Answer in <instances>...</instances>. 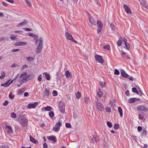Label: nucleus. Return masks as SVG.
Listing matches in <instances>:
<instances>
[{
  "label": "nucleus",
  "mask_w": 148,
  "mask_h": 148,
  "mask_svg": "<svg viewBox=\"0 0 148 148\" xmlns=\"http://www.w3.org/2000/svg\"><path fill=\"white\" fill-rule=\"evenodd\" d=\"M110 26L112 30H114L115 29V28H114V24L111 23L110 24Z\"/></svg>",
  "instance_id": "obj_62"
},
{
  "label": "nucleus",
  "mask_w": 148,
  "mask_h": 148,
  "mask_svg": "<svg viewBox=\"0 0 148 148\" xmlns=\"http://www.w3.org/2000/svg\"><path fill=\"white\" fill-rule=\"evenodd\" d=\"M41 77H42V75H38V80L39 82H40L41 81V80H42Z\"/></svg>",
  "instance_id": "obj_55"
},
{
  "label": "nucleus",
  "mask_w": 148,
  "mask_h": 148,
  "mask_svg": "<svg viewBox=\"0 0 148 148\" xmlns=\"http://www.w3.org/2000/svg\"><path fill=\"white\" fill-rule=\"evenodd\" d=\"M34 74L33 73L31 74L30 75H27L26 76V78L27 79V78L29 79H32L33 77Z\"/></svg>",
  "instance_id": "obj_32"
},
{
  "label": "nucleus",
  "mask_w": 148,
  "mask_h": 148,
  "mask_svg": "<svg viewBox=\"0 0 148 148\" xmlns=\"http://www.w3.org/2000/svg\"><path fill=\"white\" fill-rule=\"evenodd\" d=\"M52 108L50 106H47L45 108V110L48 111H51L52 110Z\"/></svg>",
  "instance_id": "obj_27"
},
{
  "label": "nucleus",
  "mask_w": 148,
  "mask_h": 148,
  "mask_svg": "<svg viewBox=\"0 0 148 148\" xmlns=\"http://www.w3.org/2000/svg\"><path fill=\"white\" fill-rule=\"evenodd\" d=\"M121 74L123 77L125 78H127L128 76V75L123 70H121Z\"/></svg>",
  "instance_id": "obj_14"
},
{
  "label": "nucleus",
  "mask_w": 148,
  "mask_h": 148,
  "mask_svg": "<svg viewBox=\"0 0 148 148\" xmlns=\"http://www.w3.org/2000/svg\"><path fill=\"white\" fill-rule=\"evenodd\" d=\"M11 117L12 118L15 119L16 118V114L14 112L11 113Z\"/></svg>",
  "instance_id": "obj_41"
},
{
  "label": "nucleus",
  "mask_w": 148,
  "mask_h": 148,
  "mask_svg": "<svg viewBox=\"0 0 148 148\" xmlns=\"http://www.w3.org/2000/svg\"><path fill=\"white\" fill-rule=\"evenodd\" d=\"M107 125L110 128L112 126V123L109 121L107 122Z\"/></svg>",
  "instance_id": "obj_46"
},
{
  "label": "nucleus",
  "mask_w": 148,
  "mask_h": 148,
  "mask_svg": "<svg viewBox=\"0 0 148 148\" xmlns=\"http://www.w3.org/2000/svg\"><path fill=\"white\" fill-rule=\"evenodd\" d=\"M132 91L134 93H136L137 94H139V92L135 88H133L132 89Z\"/></svg>",
  "instance_id": "obj_33"
},
{
  "label": "nucleus",
  "mask_w": 148,
  "mask_h": 148,
  "mask_svg": "<svg viewBox=\"0 0 148 148\" xmlns=\"http://www.w3.org/2000/svg\"><path fill=\"white\" fill-rule=\"evenodd\" d=\"M60 129V127H56V126L55 125V127L53 128V130L55 132H56L57 131H58Z\"/></svg>",
  "instance_id": "obj_40"
},
{
  "label": "nucleus",
  "mask_w": 148,
  "mask_h": 148,
  "mask_svg": "<svg viewBox=\"0 0 148 148\" xmlns=\"http://www.w3.org/2000/svg\"><path fill=\"white\" fill-rule=\"evenodd\" d=\"M135 101V98H132L129 99L128 100L129 103H134Z\"/></svg>",
  "instance_id": "obj_31"
},
{
  "label": "nucleus",
  "mask_w": 148,
  "mask_h": 148,
  "mask_svg": "<svg viewBox=\"0 0 148 148\" xmlns=\"http://www.w3.org/2000/svg\"><path fill=\"white\" fill-rule=\"evenodd\" d=\"M92 141L93 143H94L95 142L97 143L99 141V139L97 136H95L92 138Z\"/></svg>",
  "instance_id": "obj_18"
},
{
  "label": "nucleus",
  "mask_w": 148,
  "mask_h": 148,
  "mask_svg": "<svg viewBox=\"0 0 148 148\" xmlns=\"http://www.w3.org/2000/svg\"><path fill=\"white\" fill-rule=\"evenodd\" d=\"M84 101L86 103H87L88 101V99L87 97L84 98Z\"/></svg>",
  "instance_id": "obj_60"
},
{
  "label": "nucleus",
  "mask_w": 148,
  "mask_h": 148,
  "mask_svg": "<svg viewBox=\"0 0 148 148\" xmlns=\"http://www.w3.org/2000/svg\"><path fill=\"white\" fill-rule=\"evenodd\" d=\"M43 75H45L46 77V79L47 80H49L50 79V76L49 74L48 73H47L45 72H44L43 73Z\"/></svg>",
  "instance_id": "obj_20"
},
{
  "label": "nucleus",
  "mask_w": 148,
  "mask_h": 148,
  "mask_svg": "<svg viewBox=\"0 0 148 148\" xmlns=\"http://www.w3.org/2000/svg\"><path fill=\"white\" fill-rule=\"evenodd\" d=\"M25 1L26 2L29 6H31V4L29 2L28 0H25Z\"/></svg>",
  "instance_id": "obj_59"
},
{
  "label": "nucleus",
  "mask_w": 148,
  "mask_h": 148,
  "mask_svg": "<svg viewBox=\"0 0 148 148\" xmlns=\"http://www.w3.org/2000/svg\"><path fill=\"white\" fill-rule=\"evenodd\" d=\"M96 3L98 5L101 6V4L99 3V1L98 0H94Z\"/></svg>",
  "instance_id": "obj_61"
},
{
  "label": "nucleus",
  "mask_w": 148,
  "mask_h": 148,
  "mask_svg": "<svg viewBox=\"0 0 148 148\" xmlns=\"http://www.w3.org/2000/svg\"><path fill=\"white\" fill-rule=\"evenodd\" d=\"M27 44L26 42L18 41L15 43L14 45L15 46H23L26 45Z\"/></svg>",
  "instance_id": "obj_8"
},
{
  "label": "nucleus",
  "mask_w": 148,
  "mask_h": 148,
  "mask_svg": "<svg viewBox=\"0 0 148 148\" xmlns=\"http://www.w3.org/2000/svg\"><path fill=\"white\" fill-rule=\"evenodd\" d=\"M147 134V131L145 129H144L141 133V135L143 136H145Z\"/></svg>",
  "instance_id": "obj_24"
},
{
  "label": "nucleus",
  "mask_w": 148,
  "mask_h": 148,
  "mask_svg": "<svg viewBox=\"0 0 148 148\" xmlns=\"http://www.w3.org/2000/svg\"><path fill=\"white\" fill-rule=\"evenodd\" d=\"M76 97L77 99H79L81 97V93L79 92H77L76 94Z\"/></svg>",
  "instance_id": "obj_36"
},
{
  "label": "nucleus",
  "mask_w": 148,
  "mask_h": 148,
  "mask_svg": "<svg viewBox=\"0 0 148 148\" xmlns=\"http://www.w3.org/2000/svg\"><path fill=\"white\" fill-rule=\"evenodd\" d=\"M139 2H140V4L142 5L144 4L145 2L144 0H139Z\"/></svg>",
  "instance_id": "obj_63"
},
{
  "label": "nucleus",
  "mask_w": 148,
  "mask_h": 148,
  "mask_svg": "<svg viewBox=\"0 0 148 148\" xmlns=\"http://www.w3.org/2000/svg\"><path fill=\"white\" fill-rule=\"evenodd\" d=\"M34 39L36 41V43H38V38L36 35H35V36L34 37Z\"/></svg>",
  "instance_id": "obj_45"
},
{
  "label": "nucleus",
  "mask_w": 148,
  "mask_h": 148,
  "mask_svg": "<svg viewBox=\"0 0 148 148\" xmlns=\"http://www.w3.org/2000/svg\"><path fill=\"white\" fill-rule=\"evenodd\" d=\"M65 106L62 103H60L59 104V109L62 113H64L65 112Z\"/></svg>",
  "instance_id": "obj_9"
},
{
  "label": "nucleus",
  "mask_w": 148,
  "mask_h": 148,
  "mask_svg": "<svg viewBox=\"0 0 148 148\" xmlns=\"http://www.w3.org/2000/svg\"><path fill=\"white\" fill-rule=\"evenodd\" d=\"M106 112H110L111 111V110L110 108L109 107H107L106 108Z\"/></svg>",
  "instance_id": "obj_49"
},
{
  "label": "nucleus",
  "mask_w": 148,
  "mask_h": 148,
  "mask_svg": "<svg viewBox=\"0 0 148 148\" xmlns=\"http://www.w3.org/2000/svg\"><path fill=\"white\" fill-rule=\"evenodd\" d=\"M5 72H3L2 73V75L0 76V79H3L5 77Z\"/></svg>",
  "instance_id": "obj_37"
},
{
  "label": "nucleus",
  "mask_w": 148,
  "mask_h": 148,
  "mask_svg": "<svg viewBox=\"0 0 148 148\" xmlns=\"http://www.w3.org/2000/svg\"><path fill=\"white\" fill-rule=\"evenodd\" d=\"M114 128L115 130H117L119 128V125L118 124H115L114 125Z\"/></svg>",
  "instance_id": "obj_44"
},
{
  "label": "nucleus",
  "mask_w": 148,
  "mask_h": 148,
  "mask_svg": "<svg viewBox=\"0 0 148 148\" xmlns=\"http://www.w3.org/2000/svg\"><path fill=\"white\" fill-rule=\"evenodd\" d=\"M110 47L109 45H105L103 47V48L104 49H106L107 50H108L110 49Z\"/></svg>",
  "instance_id": "obj_53"
},
{
  "label": "nucleus",
  "mask_w": 148,
  "mask_h": 148,
  "mask_svg": "<svg viewBox=\"0 0 148 148\" xmlns=\"http://www.w3.org/2000/svg\"><path fill=\"white\" fill-rule=\"evenodd\" d=\"M28 35L29 36H30L31 37H34L35 35H34L32 33H27Z\"/></svg>",
  "instance_id": "obj_56"
},
{
  "label": "nucleus",
  "mask_w": 148,
  "mask_h": 148,
  "mask_svg": "<svg viewBox=\"0 0 148 148\" xmlns=\"http://www.w3.org/2000/svg\"><path fill=\"white\" fill-rule=\"evenodd\" d=\"M54 114L53 112L52 111H50L49 113V115L51 119H53V118L54 116Z\"/></svg>",
  "instance_id": "obj_29"
},
{
  "label": "nucleus",
  "mask_w": 148,
  "mask_h": 148,
  "mask_svg": "<svg viewBox=\"0 0 148 148\" xmlns=\"http://www.w3.org/2000/svg\"><path fill=\"white\" fill-rule=\"evenodd\" d=\"M100 84L102 88H104L105 86V82H101L100 83Z\"/></svg>",
  "instance_id": "obj_43"
},
{
  "label": "nucleus",
  "mask_w": 148,
  "mask_h": 148,
  "mask_svg": "<svg viewBox=\"0 0 148 148\" xmlns=\"http://www.w3.org/2000/svg\"><path fill=\"white\" fill-rule=\"evenodd\" d=\"M37 105V103L35 102L34 103H30L28 105V108L29 109L35 108Z\"/></svg>",
  "instance_id": "obj_11"
},
{
  "label": "nucleus",
  "mask_w": 148,
  "mask_h": 148,
  "mask_svg": "<svg viewBox=\"0 0 148 148\" xmlns=\"http://www.w3.org/2000/svg\"><path fill=\"white\" fill-rule=\"evenodd\" d=\"M121 55L123 57H126L127 58L129 59H130L131 58L127 55V54L126 53L124 52H122L121 53Z\"/></svg>",
  "instance_id": "obj_21"
},
{
  "label": "nucleus",
  "mask_w": 148,
  "mask_h": 148,
  "mask_svg": "<svg viewBox=\"0 0 148 148\" xmlns=\"http://www.w3.org/2000/svg\"><path fill=\"white\" fill-rule=\"evenodd\" d=\"M118 111L120 113L121 117H122L123 115V113L122 110L120 107H119L118 108Z\"/></svg>",
  "instance_id": "obj_26"
},
{
  "label": "nucleus",
  "mask_w": 148,
  "mask_h": 148,
  "mask_svg": "<svg viewBox=\"0 0 148 148\" xmlns=\"http://www.w3.org/2000/svg\"><path fill=\"white\" fill-rule=\"evenodd\" d=\"M97 95L98 97L101 98L103 95V92L100 89H99L97 91Z\"/></svg>",
  "instance_id": "obj_15"
},
{
  "label": "nucleus",
  "mask_w": 148,
  "mask_h": 148,
  "mask_svg": "<svg viewBox=\"0 0 148 148\" xmlns=\"http://www.w3.org/2000/svg\"><path fill=\"white\" fill-rule=\"evenodd\" d=\"M95 58L96 60L98 61L99 62L102 64L104 62V60L101 56L96 55L95 56Z\"/></svg>",
  "instance_id": "obj_7"
},
{
  "label": "nucleus",
  "mask_w": 148,
  "mask_h": 148,
  "mask_svg": "<svg viewBox=\"0 0 148 148\" xmlns=\"http://www.w3.org/2000/svg\"><path fill=\"white\" fill-rule=\"evenodd\" d=\"M66 77L68 78L70 76V72L68 71H66L65 73Z\"/></svg>",
  "instance_id": "obj_38"
},
{
  "label": "nucleus",
  "mask_w": 148,
  "mask_h": 148,
  "mask_svg": "<svg viewBox=\"0 0 148 148\" xmlns=\"http://www.w3.org/2000/svg\"><path fill=\"white\" fill-rule=\"evenodd\" d=\"M30 141L32 143H36V140H35L33 137L32 136H30Z\"/></svg>",
  "instance_id": "obj_28"
},
{
  "label": "nucleus",
  "mask_w": 148,
  "mask_h": 148,
  "mask_svg": "<svg viewBox=\"0 0 148 148\" xmlns=\"http://www.w3.org/2000/svg\"><path fill=\"white\" fill-rule=\"evenodd\" d=\"M52 93L53 94V96H56L58 95V93L56 90H53Z\"/></svg>",
  "instance_id": "obj_48"
},
{
  "label": "nucleus",
  "mask_w": 148,
  "mask_h": 148,
  "mask_svg": "<svg viewBox=\"0 0 148 148\" xmlns=\"http://www.w3.org/2000/svg\"><path fill=\"white\" fill-rule=\"evenodd\" d=\"M123 41H124L125 44V46L127 48V49L129 50L130 49V45L129 44L127 43V40L124 38L123 40Z\"/></svg>",
  "instance_id": "obj_19"
},
{
  "label": "nucleus",
  "mask_w": 148,
  "mask_h": 148,
  "mask_svg": "<svg viewBox=\"0 0 148 148\" xmlns=\"http://www.w3.org/2000/svg\"><path fill=\"white\" fill-rule=\"evenodd\" d=\"M124 8L127 14H130V15L132 14V11L128 6L127 5H124Z\"/></svg>",
  "instance_id": "obj_10"
},
{
  "label": "nucleus",
  "mask_w": 148,
  "mask_h": 148,
  "mask_svg": "<svg viewBox=\"0 0 148 148\" xmlns=\"http://www.w3.org/2000/svg\"><path fill=\"white\" fill-rule=\"evenodd\" d=\"M48 139L50 140L53 141L54 142H56L57 141L56 138L54 136H49Z\"/></svg>",
  "instance_id": "obj_22"
},
{
  "label": "nucleus",
  "mask_w": 148,
  "mask_h": 148,
  "mask_svg": "<svg viewBox=\"0 0 148 148\" xmlns=\"http://www.w3.org/2000/svg\"><path fill=\"white\" fill-rule=\"evenodd\" d=\"M28 67V66L26 65L25 64L23 65L21 68V70H23L25 68H27Z\"/></svg>",
  "instance_id": "obj_58"
},
{
  "label": "nucleus",
  "mask_w": 148,
  "mask_h": 148,
  "mask_svg": "<svg viewBox=\"0 0 148 148\" xmlns=\"http://www.w3.org/2000/svg\"><path fill=\"white\" fill-rule=\"evenodd\" d=\"M97 25L98 26V29L97 30V34L99 33L102 29L103 26V24L101 22L99 21H98L97 23Z\"/></svg>",
  "instance_id": "obj_4"
},
{
  "label": "nucleus",
  "mask_w": 148,
  "mask_h": 148,
  "mask_svg": "<svg viewBox=\"0 0 148 148\" xmlns=\"http://www.w3.org/2000/svg\"><path fill=\"white\" fill-rule=\"evenodd\" d=\"M20 50L19 49H13L11 51V52H14L16 51H18Z\"/></svg>",
  "instance_id": "obj_54"
},
{
  "label": "nucleus",
  "mask_w": 148,
  "mask_h": 148,
  "mask_svg": "<svg viewBox=\"0 0 148 148\" xmlns=\"http://www.w3.org/2000/svg\"><path fill=\"white\" fill-rule=\"evenodd\" d=\"M89 21L90 23L94 25H96V22L93 19L92 16H90L89 17Z\"/></svg>",
  "instance_id": "obj_16"
},
{
  "label": "nucleus",
  "mask_w": 148,
  "mask_h": 148,
  "mask_svg": "<svg viewBox=\"0 0 148 148\" xmlns=\"http://www.w3.org/2000/svg\"><path fill=\"white\" fill-rule=\"evenodd\" d=\"M17 37V36H14L13 34H11L10 35V38L12 40H14Z\"/></svg>",
  "instance_id": "obj_30"
},
{
  "label": "nucleus",
  "mask_w": 148,
  "mask_h": 148,
  "mask_svg": "<svg viewBox=\"0 0 148 148\" xmlns=\"http://www.w3.org/2000/svg\"><path fill=\"white\" fill-rule=\"evenodd\" d=\"M96 107L97 109L100 111H102L103 110L104 108L101 103L97 102L96 104Z\"/></svg>",
  "instance_id": "obj_6"
},
{
  "label": "nucleus",
  "mask_w": 148,
  "mask_h": 148,
  "mask_svg": "<svg viewBox=\"0 0 148 148\" xmlns=\"http://www.w3.org/2000/svg\"><path fill=\"white\" fill-rule=\"evenodd\" d=\"M65 35L66 38L69 40H71L72 39H73V37L72 36L69 34L68 32H66L65 33Z\"/></svg>",
  "instance_id": "obj_13"
},
{
  "label": "nucleus",
  "mask_w": 148,
  "mask_h": 148,
  "mask_svg": "<svg viewBox=\"0 0 148 148\" xmlns=\"http://www.w3.org/2000/svg\"><path fill=\"white\" fill-rule=\"evenodd\" d=\"M43 40L42 38H39V43L36 49V53L37 54L40 53L43 48Z\"/></svg>",
  "instance_id": "obj_1"
},
{
  "label": "nucleus",
  "mask_w": 148,
  "mask_h": 148,
  "mask_svg": "<svg viewBox=\"0 0 148 148\" xmlns=\"http://www.w3.org/2000/svg\"><path fill=\"white\" fill-rule=\"evenodd\" d=\"M9 102L8 101H5L4 103H3V105L4 106H6L8 104Z\"/></svg>",
  "instance_id": "obj_52"
},
{
  "label": "nucleus",
  "mask_w": 148,
  "mask_h": 148,
  "mask_svg": "<svg viewBox=\"0 0 148 148\" xmlns=\"http://www.w3.org/2000/svg\"><path fill=\"white\" fill-rule=\"evenodd\" d=\"M122 38L121 39H120L118 41L117 44V45L119 46H121L122 44Z\"/></svg>",
  "instance_id": "obj_34"
},
{
  "label": "nucleus",
  "mask_w": 148,
  "mask_h": 148,
  "mask_svg": "<svg viewBox=\"0 0 148 148\" xmlns=\"http://www.w3.org/2000/svg\"><path fill=\"white\" fill-rule=\"evenodd\" d=\"M23 29L25 30L26 31H30L32 30L31 29L28 28H24Z\"/></svg>",
  "instance_id": "obj_57"
},
{
  "label": "nucleus",
  "mask_w": 148,
  "mask_h": 148,
  "mask_svg": "<svg viewBox=\"0 0 148 148\" xmlns=\"http://www.w3.org/2000/svg\"><path fill=\"white\" fill-rule=\"evenodd\" d=\"M26 59L27 61L29 62L32 61L34 59V58L31 57H27Z\"/></svg>",
  "instance_id": "obj_39"
},
{
  "label": "nucleus",
  "mask_w": 148,
  "mask_h": 148,
  "mask_svg": "<svg viewBox=\"0 0 148 148\" xmlns=\"http://www.w3.org/2000/svg\"><path fill=\"white\" fill-rule=\"evenodd\" d=\"M14 97V96L12 92L10 93L9 95V97L10 99H12Z\"/></svg>",
  "instance_id": "obj_42"
},
{
  "label": "nucleus",
  "mask_w": 148,
  "mask_h": 148,
  "mask_svg": "<svg viewBox=\"0 0 148 148\" xmlns=\"http://www.w3.org/2000/svg\"><path fill=\"white\" fill-rule=\"evenodd\" d=\"M20 123L23 126H26L27 125V121L26 119L25 118H21L19 119Z\"/></svg>",
  "instance_id": "obj_3"
},
{
  "label": "nucleus",
  "mask_w": 148,
  "mask_h": 148,
  "mask_svg": "<svg viewBox=\"0 0 148 148\" xmlns=\"http://www.w3.org/2000/svg\"><path fill=\"white\" fill-rule=\"evenodd\" d=\"M12 83H11V82L10 84L8 83L7 82H6L5 83L1 84V86L6 87L8 86Z\"/></svg>",
  "instance_id": "obj_25"
},
{
  "label": "nucleus",
  "mask_w": 148,
  "mask_h": 148,
  "mask_svg": "<svg viewBox=\"0 0 148 148\" xmlns=\"http://www.w3.org/2000/svg\"><path fill=\"white\" fill-rule=\"evenodd\" d=\"M66 127L67 128H71V125L68 123H66L65 124Z\"/></svg>",
  "instance_id": "obj_47"
},
{
  "label": "nucleus",
  "mask_w": 148,
  "mask_h": 148,
  "mask_svg": "<svg viewBox=\"0 0 148 148\" xmlns=\"http://www.w3.org/2000/svg\"><path fill=\"white\" fill-rule=\"evenodd\" d=\"M26 73H24L21 74L20 77V78L18 80V82L19 83L21 84H23L26 81L27 79L26 78Z\"/></svg>",
  "instance_id": "obj_2"
},
{
  "label": "nucleus",
  "mask_w": 148,
  "mask_h": 148,
  "mask_svg": "<svg viewBox=\"0 0 148 148\" xmlns=\"http://www.w3.org/2000/svg\"><path fill=\"white\" fill-rule=\"evenodd\" d=\"M18 76V74L16 75L14 78L11 81V83H12L13 82H15L16 79Z\"/></svg>",
  "instance_id": "obj_35"
},
{
  "label": "nucleus",
  "mask_w": 148,
  "mask_h": 148,
  "mask_svg": "<svg viewBox=\"0 0 148 148\" xmlns=\"http://www.w3.org/2000/svg\"><path fill=\"white\" fill-rule=\"evenodd\" d=\"M50 92V90L48 89H45L43 94V97H45L46 96H48Z\"/></svg>",
  "instance_id": "obj_12"
},
{
  "label": "nucleus",
  "mask_w": 148,
  "mask_h": 148,
  "mask_svg": "<svg viewBox=\"0 0 148 148\" xmlns=\"http://www.w3.org/2000/svg\"><path fill=\"white\" fill-rule=\"evenodd\" d=\"M137 109L140 111L147 112L148 111V108L146 106L143 105H140L138 106Z\"/></svg>",
  "instance_id": "obj_5"
},
{
  "label": "nucleus",
  "mask_w": 148,
  "mask_h": 148,
  "mask_svg": "<svg viewBox=\"0 0 148 148\" xmlns=\"http://www.w3.org/2000/svg\"><path fill=\"white\" fill-rule=\"evenodd\" d=\"M120 73L119 71L117 69H116L114 71V74L116 75H119Z\"/></svg>",
  "instance_id": "obj_51"
},
{
  "label": "nucleus",
  "mask_w": 148,
  "mask_h": 148,
  "mask_svg": "<svg viewBox=\"0 0 148 148\" xmlns=\"http://www.w3.org/2000/svg\"><path fill=\"white\" fill-rule=\"evenodd\" d=\"M6 127L9 130L8 131V132H9L12 134V130L11 127L10 126H7Z\"/></svg>",
  "instance_id": "obj_23"
},
{
  "label": "nucleus",
  "mask_w": 148,
  "mask_h": 148,
  "mask_svg": "<svg viewBox=\"0 0 148 148\" xmlns=\"http://www.w3.org/2000/svg\"><path fill=\"white\" fill-rule=\"evenodd\" d=\"M61 125V123L60 122H58V123H56L55 125V126L56 127H60Z\"/></svg>",
  "instance_id": "obj_50"
},
{
  "label": "nucleus",
  "mask_w": 148,
  "mask_h": 148,
  "mask_svg": "<svg viewBox=\"0 0 148 148\" xmlns=\"http://www.w3.org/2000/svg\"><path fill=\"white\" fill-rule=\"evenodd\" d=\"M28 23L27 21V20H24L23 22H21L19 24H18L16 26L17 27H19L20 26H21L25 25H26Z\"/></svg>",
  "instance_id": "obj_17"
},
{
  "label": "nucleus",
  "mask_w": 148,
  "mask_h": 148,
  "mask_svg": "<svg viewBox=\"0 0 148 148\" xmlns=\"http://www.w3.org/2000/svg\"><path fill=\"white\" fill-rule=\"evenodd\" d=\"M43 148H48L47 145L46 143L43 144Z\"/></svg>",
  "instance_id": "obj_64"
}]
</instances>
